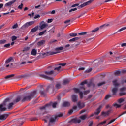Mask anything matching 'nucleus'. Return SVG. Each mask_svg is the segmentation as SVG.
<instances>
[{
    "instance_id": "f257e3e1",
    "label": "nucleus",
    "mask_w": 126,
    "mask_h": 126,
    "mask_svg": "<svg viewBox=\"0 0 126 126\" xmlns=\"http://www.w3.org/2000/svg\"><path fill=\"white\" fill-rule=\"evenodd\" d=\"M38 30L42 31V32H55V27L51 29L49 27V25L45 21H42L39 24Z\"/></svg>"
},
{
    "instance_id": "f03ea898",
    "label": "nucleus",
    "mask_w": 126,
    "mask_h": 126,
    "mask_svg": "<svg viewBox=\"0 0 126 126\" xmlns=\"http://www.w3.org/2000/svg\"><path fill=\"white\" fill-rule=\"evenodd\" d=\"M73 90L75 92V93H79L80 99H82L83 98V93L85 94V95H86V94H88L90 92V90H85V87H80L79 88H74ZM82 91H84L83 92Z\"/></svg>"
},
{
    "instance_id": "7ed1b4c3",
    "label": "nucleus",
    "mask_w": 126,
    "mask_h": 126,
    "mask_svg": "<svg viewBox=\"0 0 126 126\" xmlns=\"http://www.w3.org/2000/svg\"><path fill=\"white\" fill-rule=\"evenodd\" d=\"M44 74H40L39 77H41V78H44V79H47V80H51V81L54 80V78L53 77H51L49 75H52L55 73V71L53 70H51L50 71H45L43 72Z\"/></svg>"
},
{
    "instance_id": "20e7f679",
    "label": "nucleus",
    "mask_w": 126,
    "mask_h": 126,
    "mask_svg": "<svg viewBox=\"0 0 126 126\" xmlns=\"http://www.w3.org/2000/svg\"><path fill=\"white\" fill-rule=\"evenodd\" d=\"M63 114L61 113L58 115H56L54 118H52L50 115H48L45 117H43L42 120L44 121L45 123H48V121H49V123H55L58 118H61V117H63Z\"/></svg>"
},
{
    "instance_id": "39448f33",
    "label": "nucleus",
    "mask_w": 126,
    "mask_h": 126,
    "mask_svg": "<svg viewBox=\"0 0 126 126\" xmlns=\"http://www.w3.org/2000/svg\"><path fill=\"white\" fill-rule=\"evenodd\" d=\"M112 27V24L111 23H107L104 24L99 27H97L94 29L93 30L92 32H97L98 31H103V30H106V29H108V28H110V27Z\"/></svg>"
},
{
    "instance_id": "423d86ee",
    "label": "nucleus",
    "mask_w": 126,
    "mask_h": 126,
    "mask_svg": "<svg viewBox=\"0 0 126 126\" xmlns=\"http://www.w3.org/2000/svg\"><path fill=\"white\" fill-rule=\"evenodd\" d=\"M36 97H37V95H36V91H34L31 93L29 95L24 96L22 100V102H24L26 101H31L33 98H36Z\"/></svg>"
},
{
    "instance_id": "0eeeda50",
    "label": "nucleus",
    "mask_w": 126,
    "mask_h": 126,
    "mask_svg": "<svg viewBox=\"0 0 126 126\" xmlns=\"http://www.w3.org/2000/svg\"><path fill=\"white\" fill-rule=\"evenodd\" d=\"M118 80L115 79L114 81H113V85H114V86H115V88H114L113 89H112V95L113 96H115V95L117 94V93L118 92V87H117V86H119V85H120L118 83Z\"/></svg>"
},
{
    "instance_id": "6e6552de",
    "label": "nucleus",
    "mask_w": 126,
    "mask_h": 126,
    "mask_svg": "<svg viewBox=\"0 0 126 126\" xmlns=\"http://www.w3.org/2000/svg\"><path fill=\"white\" fill-rule=\"evenodd\" d=\"M52 106V103H48L45 105L44 106H42L40 108V113L42 115H44V114H47V110L49 107Z\"/></svg>"
},
{
    "instance_id": "1a4fd4ad",
    "label": "nucleus",
    "mask_w": 126,
    "mask_h": 126,
    "mask_svg": "<svg viewBox=\"0 0 126 126\" xmlns=\"http://www.w3.org/2000/svg\"><path fill=\"white\" fill-rule=\"evenodd\" d=\"M9 101H10V98H7L4 100L3 103L0 105V111L1 112H5V111H6V108L3 107V106H6V103H7V102H9Z\"/></svg>"
},
{
    "instance_id": "9d476101",
    "label": "nucleus",
    "mask_w": 126,
    "mask_h": 126,
    "mask_svg": "<svg viewBox=\"0 0 126 126\" xmlns=\"http://www.w3.org/2000/svg\"><path fill=\"white\" fill-rule=\"evenodd\" d=\"M34 23H35V21L28 22L26 23L24 25L22 26V27L21 28V29H23V30H24L25 28H27V27H29V26H31V25H33Z\"/></svg>"
},
{
    "instance_id": "9b49d317",
    "label": "nucleus",
    "mask_w": 126,
    "mask_h": 126,
    "mask_svg": "<svg viewBox=\"0 0 126 126\" xmlns=\"http://www.w3.org/2000/svg\"><path fill=\"white\" fill-rule=\"evenodd\" d=\"M61 53V51H48L46 53H42V56H52L53 55H56V54H59Z\"/></svg>"
},
{
    "instance_id": "f8f14e48",
    "label": "nucleus",
    "mask_w": 126,
    "mask_h": 126,
    "mask_svg": "<svg viewBox=\"0 0 126 126\" xmlns=\"http://www.w3.org/2000/svg\"><path fill=\"white\" fill-rule=\"evenodd\" d=\"M93 1H94V0H90L86 2L83 3L82 4L78 6V9H80V8H82L83 7H84V6H86L87 5H89V4H90L91 2H93Z\"/></svg>"
},
{
    "instance_id": "ddd939ff",
    "label": "nucleus",
    "mask_w": 126,
    "mask_h": 126,
    "mask_svg": "<svg viewBox=\"0 0 126 126\" xmlns=\"http://www.w3.org/2000/svg\"><path fill=\"white\" fill-rule=\"evenodd\" d=\"M69 123H73L74 124H80V123H81V120L77 118H73L69 121Z\"/></svg>"
},
{
    "instance_id": "4468645a",
    "label": "nucleus",
    "mask_w": 126,
    "mask_h": 126,
    "mask_svg": "<svg viewBox=\"0 0 126 126\" xmlns=\"http://www.w3.org/2000/svg\"><path fill=\"white\" fill-rule=\"evenodd\" d=\"M9 116V113H6L2 115H0V120L1 121H5L7 119V117Z\"/></svg>"
},
{
    "instance_id": "2eb2a0df",
    "label": "nucleus",
    "mask_w": 126,
    "mask_h": 126,
    "mask_svg": "<svg viewBox=\"0 0 126 126\" xmlns=\"http://www.w3.org/2000/svg\"><path fill=\"white\" fill-rule=\"evenodd\" d=\"M126 91V88L124 87L120 89L121 92L119 93L120 96H124V95H126V92H125V91Z\"/></svg>"
},
{
    "instance_id": "dca6fc26",
    "label": "nucleus",
    "mask_w": 126,
    "mask_h": 126,
    "mask_svg": "<svg viewBox=\"0 0 126 126\" xmlns=\"http://www.w3.org/2000/svg\"><path fill=\"white\" fill-rule=\"evenodd\" d=\"M121 73H126V69L122 70L121 71L117 70L114 72L115 75H120Z\"/></svg>"
},
{
    "instance_id": "f3484780",
    "label": "nucleus",
    "mask_w": 126,
    "mask_h": 126,
    "mask_svg": "<svg viewBox=\"0 0 126 126\" xmlns=\"http://www.w3.org/2000/svg\"><path fill=\"white\" fill-rule=\"evenodd\" d=\"M77 106L80 109H83L85 107V103L79 101L77 103Z\"/></svg>"
},
{
    "instance_id": "a211bd4d",
    "label": "nucleus",
    "mask_w": 126,
    "mask_h": 126,
    "mask_svg": "<svg viewBox=\"0 0 126 126\" xmlns=\"http://www.w3.org/2000/svg\"><path fill=\"white\" fill-rule=\"evenodd\" d=\"M102 106L100 105L99 107L96 110V111L94 112L95 116H98L99 114L101 112V109H102Z\"/></svg>"
},
{
    "instance_id": "6ab92c4d",
    "label": "nucleus",
    "mask_w": 126,
    "mask_h": 126,
    "mask_svg": "<svg viewBox=\"0 0 126 126\" xmlns=\"http://www.w3.org/2000/svg\"><path fill=\"white\" fill-rule=\"evenodd\" d=\"M78 96L75 94H73L72 95V101L73 103H76L78 101Z\"/></svg>"
},
{
    "instance_id": "aec40b11",
    "label": "nucleus",
    "mask_w": 126,
    "mask_h": 126,
    "mask_svg": "<svg viewBox=\"0 0 126 126\" xmlns=\"http://www.w3.org/2000/svg\"><path fill=\"white\" fill-rule=\"evenodd\" d=\"M111 110H108L106 112L103 111L101 112V116H103V117H107V116H109V115L111 114Z\"/></svg>"
},
{
    "instance_id": "412c9836",
    "label": "nucleus",
    "mask_w": 126,
    "mask_h": 126,
    "mask_svg": "<svg viewBox=\"0 0 126 126\" xmlns=\"http://www.w3.org/2000/svg\"><path fill=\"white\" fill-rule=\"evenodd\" d=\"M11 61H12V57H10L7 60H6L5 61V65H6V67H8L9 66H10V65H9L8 64V63L10 62H11Z\"/></svg>"
},
{
    "instance_id": "4be33fe9",
    "label": "nucleus",
    "mask_w": 126,
    "mask_h": 126,
    "mask_svg": "<svg viewBox=\"0 0 126 126\" xmlns=\"http://www.w3.org/2000/svg\"><path fill=\"white\" fill-rule=\"evenodd\" d=\"M16 2V0H13L12 1H10L8 3H6L5 4V6H11V5H12V4H13V3H14V2Z\"/></svg>"
},
{
    "instance_id": "5701e85b",
    "label": "nucleus",
    "mask_w": 126,
    "mask_h": 126,
    "mask_svg": "<svg viewBox=\"0 0 126 126\" xmlns=\"http://www.w3.org/2000/svg\"><path fill=\"white\" fill-rule=\"evenodd\" d=\"M70 82V80L69 79H64L63 81L62 84L63 85H66V84H68Z\"/></svg>"
},
{
    "instance_id": "b1692460",
    "label": "nucleus",
    "mask_w": 126,
    "mask_h": 126,
    "mask_svg": "<svg viewBox=\"0 0 126 126\" xmlns=\"http://www.w3.org/2000/svg\"><path fill=\"white\" fill-rule=\"evenodd\" d=\"M21 100V96H17L15 100H13V103L16 104V103H18V102L20 101Z\"/></svg>"
},
{
    "instance_id": "393cba45",
    "label": "nucleus",
    "mask_w": 126,
    "mask_h": 126,
    "mask_svg": "<svg viewBox=\"0 0 126 126\" xmlns=\"http://www.w3.org/2000/svg\"><path fill=\"white\" fill-rule=\"evenodd\" d=\"M80 39V37H74L73 38H72L69 40V42H70L71 43H73L74 42H75V41H78Z\"/></svg>"
},
{
    "instance_id": "a878e982",
    "label": "nucleus",
    "mask_w": 126,
    "mask_h": 126,
    "mask_svg": "<svg viewBox=\"0 0 126 126\" xmlns=\"http://www.w3.org/2000/svg\"><path fill=\"white\" fill-rule=\"evenodd\" d=\"M62 106L64 107H69V106H70V103L68 102H64L63 103Z\"/></svg>"
},
{
    "instance_id": "bb28decb",
    "label": "nucleus",
    "mask_w": 126,
    "mask_h": 126,
    "mask_svg": "<svg viewBox=\"0 0 126 126\" xmlns=\"http://www.w3.org/2000/svg\"><path fill=\"white\" fill-rule=\"evenodd\" d=\"M27 77V75L26 74H23V75H20L17 77V78L18 79H21V78H25Z\"/></svg>"
},
{
    "instance_id": "cd10ccee",
    "label": "nucleus",
    "mask_w": 126,
    "mask_h": 126,
    "mask_svg": "<svg viewBox=\"0 0 126 126\" xmlns=\"http://www.w3.org/2000/svg\"><path fill=\"white\" fill-rule=\"evenodd\" d=\"M31 54L32 56H36L37 55V50L35 49H33Z\"/></svg>"
},
{
    "instance_id": "c85d7f7f",
    "label": "nucleus",
    "mask_w": 126,
    "mask_h": 126,
    "mask_svg": "<svg viewBox=\"0 0 126 126\" xmlns=\"http://www.w3.org/2000/svg\"><path fill=\"white\" fill-rule=\"evenodd\" d=\"M15 103L13 102L9 103L8 105V110H11L12 109V108H13V105H14Z\"/></svg>"
},
{
    "instance_id": "c756f323",
    "label": "nucleus",
    "mask_w": 126,
    "mask_h": 126,
    "mask_svg": "<svg viewBox=\"0 0 126 126\" xmlns=\"http://www.w3.org/2000/svg\"><path fill=\"white\" fill-rule=\"evenodd\" d=\"M45 43H46V41L44 40H41V41H39L37 43V45L38 46H42V45H44V44H45Z\"/></svg>"
},
{
    "instance_id": "7c9ffc66",
    "label": "nucleus",
    "mask_w": 126,
    "mask_h": 126,
    "mask_svg": "<svg viewBox=\"0 0 126 126\" xmlns=\"http://www.w3.org/2000/svg\"><path fill=\"white\" fill-rule=\"evenodd\" d=\"M38 30H39V26H36L34 28L31 30V32H36Z\"/></svg>"
},
{
    "instance_id": "2f4dec72",
    "label": "nucleus",
    "mask_w": 126,
    "mask_h": 126,
    "mask_svg": "<svg viewBox=\"0 0 126 126\" xmlns=\"http://www.w3.org/2000/svg\"><path fill=\"white\" fill-rule=\"evenodd\" d=\"M63 46L59 47L55 49V51H63Z\"/></svg>"
},
{
    "instance_id": "473e14b6",
    "label": "nucleus",
    "mask_w": 126,
    "mask_h": 126,
    "mask_svg": "<svg viewBox=\"0 0 126 126\" xmlns=\"http://www.w3.org/2000/svg\"><path fill=\"white\" fill-rule=\"evenodd\" d=\"M61 87H62V86L61 85V83H60L57 84L55 85V88H56V89H60V88H61Z\"/></svg>"
},
{
    "instance_id": "72a5a7b5",
    "label": "nucleus",
    "mask_w": 126,
    "mask_h": 126,
    "mask_svg": "<svg viewBox=\"0 0 126 126\" xmlns=\"http://www.w3.org/2000/svg\"><path fill=\"white\" fill-rule=\"evenodd\" d=\"M61 68H62V66L58 65V67H56L54 68V70H56V71H60L61 70Z\"/></svg>"
},
{
    "instance_id": "f704fd0d",
    "label": "nucleus",
    "mask_w": 126,
    "mask_h": 126,
    "mask_svg": "<svg viewBox=\"0 0 126 126\" xmlns=\"http://www.w3.org/2000/svg\"><path fill=\"white\" fill-rule=\"evenodd\" d=\"M87 118V116L86 115H84L80 117V119H81V120H83V121L85 120Z\"/></svg>"
},
{
    "instance_id": "c9c22d12",
    "label": "nucleus",
    "mask_w": 126,
    "mask_h": 126,
    "mask_svg": "<svg viewBox=\"0 0 126 126\" xmlns=\"http://www.w3.org/2000/svg\"><path fill=\"white\" fill-rule=\"evenodd\" d=\"M15 75V74H11V75H9L6 76L5 77V79H8V78H11V77H14Z\"/></svg>"
},
{
    "instance_id": "e433bc0d",
    "label": "nucleus",
    "mask_w": 126,
    "mask_h": 126,
    "mask_svg": "<svg viewBox=\"0 0 126 126\" xmlns=\"http://www.w3.org/2000/svg\"><path fill=\"white\" fill-rule=\"evenodd\" d=\"M69 36L72 38H73V37H76V36H77V33H70Z\"/></svg>"
},
{
    "instance_id": "4c0bfd02",
    "label": "nucleus",
    "mask_w": 126,
    "mask_h": 126,
    "mask_svg": "<svg viewBox=\"0 0 126 126\" xmlns=\"http://www.w3.org/2000/svg\"><path fill=\"white\" fill-rule=\"evenodd\" d=\"M50 88H52L53 89L54 88V86L52 84L49 85L46 89V91H49V89H50Z\"/></svg>"
},
{
    "instance_id": "58836bf2",
    "label": "nucleus",
    "mask_w": 126,
    "mask_h": 126,
    "mask_svg": "<svg viewBox=\"0 0 126 126\" xmlns=\"http://www.w3.org/2000/svg\"><path fill=\"white\" fill-rule=\"evenodd\" d=\"M92 71V68H90L89 69H87L85 71V73H89V72H91Z\"/></svg>"
},
{
    "instance_id": "ea45409f",
    "label": "nucleus",
    "mask_w": 126,
    "mask_h": 126,
    "mask_svg": "<svg viewBox=\"0 0 126 126\" xmlns=\"http://www.w3.org/2000/svg\"><path fill=\"white\" fill-rule=\"evenodd\" d=\"M113 107H115V108H121V105L118 104L117 103H114L113 104Z\"/></svg>"
},
{
    "instance_id": "a19ab883",
    "label": "nucleus",
    "mask_w": 126,
    "mask_h": 126,
    "mask_svg": "<svg viewBox=\"0 0 126 126\" xmlns=\"http://www.w3.org/2000/svg\"><path fill=\"white\" fill-rule=\"evenodd\" d=\"M104 84H106V82L103 81L101 83H99L98 84H97V86H102V85H104Z\"/></svg>"
},
{
    "instance_id": "79ce46f5",
    "label": "nucleus",
    "mask_w": 126,
    "mask_h": 126,
    "mask_svg": "<svg viewBox=\"0 0 126 126\" xmlns=\"http://www.w3.org/2000/svg\"><path fill=\"white\" fill-rule=\"evenodd\" d=\"M111 97H112V95H111V94H107L105 97V100H108V99H110V98H111Z\"/></svg>"
},
{
    "instance_id": "37998d69",
    "label": "nucleus",
    "mask_w": 126,
    "mask_h": 126,
    "mask_svg": "<svg viewBox=\"0 0 126 126\" xmlns=\"http://www.w3.org/2000/svg\"><path fill=\"white\" fill-rule=\"evenodd\" d=\"M30 121H37L38 120V118L37 117H31L30 118Z\"/></svg>"
},
{
    "instance_id": "c03bdc74",
    "label": "nucleus",
    "mask_w": 126,
    "mask_h": 126,
    "mask_svg": "<svg viewBox=\"0 0 126 126\" xmlns=\"http://www.w3.org/2000/svg\"><path fill=\"white\" fill-rule=\"evenodd\" d=\"M107 123V121H104L103 122H100L99 124H98V126H103V125H105Z\"/></svg>"
},
{
    "instance_id": "a18cd8bd",
    "label": "nucleus",
    "mask_w": 126,
    "mask_h": 126,
    "mask_svg": "<svg viewBox=\"0 0 126 126\" xmlns=\"http://www.w3.org/2000/svg\"><path fill=\"white\" fill-rule=\"evenodd\" d=\"M18 27V24L16 23L12 26L13 29H16Z\"/></svg>"
},
{
    "instance_id": "49530a36",
    "label": "nucleus",
    "mask_w": 126,
    "mask_h": 126,
    "mask_svg": "<svg viewBox=\"0 0 126 126\" xmlns=\"http://www.w3.org/2000/svg\"><path fill=\"white\" fill-rule=\"evenodd\" d=\"M29 50H30V47H26L24 48L23 51V52H26V51H29Z\"/></svg>"
},
{
    "instance_id": "de8ad7c7",
    "label": "nucleus",
    "mask_w": 126,
    "mask_h": 126,
    "mask_svg": "<svg viewBox=\"0 0 126 126\" xmlns=\"http://www.w3.org/2000/svg\"><path fill=\"white\" fill-rule=\"evenodd\" d=\"M16 39H17V37L15 36H12L11 38V40L12 41V42H13V41H15Z\"/></svg>"
},
{
    "instance_id": "09e8293b",
    "label": "nucleus",
    "mask_w": 126,
    "mask_h": 126,
    "mask_svg": "<svg viewBox=\"0 0 126 126\" xmlns=\"http://www.w3.org/2000/svg\"><path fill=\"white\" fill-rule=\"evenodd\" d=\"M116 120H117V118H115V119H114L111 120L107 124V125H110V124H112V123H114V122H115V121H116Z\"/></svg>"
},
{
    "instance_id": "8fccbe9b",
    "label": "nucleus",
    "mask_w": 126,
    "mask_h": 126,
    "mask_svg": "<svg viewBox=\"0 0 126 126\" xmlns=\"http://www.w3.org/2000/svg\"><path fill=\"white\" fill-rule=\"evenodd\" d=\"M84 84H87V81L85 80L80 83V85H84Z\"/></svg>"
},
{
    "instance_id": "3c124183",
    "label": "nucleus",
    "mask_w": 126,
    "mask_h": 126,
    "mask_svg": "<svg viewBox=\"0 0 126 126\" xmlns=\"http://www.w3.org/2000/svg\"><path fill=\"white\" fill-rule=\"evenodd\" d=\"M6 43V40H1L0 41V44H5Z\"/></svg>"
},
{
    "instance_id": "603ef678",
    "label": "nucleus",
    "mask_w": 126,
    "mask_h": 126,
    "mask_svg": "<svg viewBox=\"0 0 126 126\" xmlns=\"http://www.w3.org/2000/svg\"><path fill=\"white\" fill-rule=\"evenodd\" d=\"M126 27H124L123 28H122L120 30H119L118 32H121V31H124V30H126Z\"/></svg>"
},
{
    "instance_id": "864d4df0",
    "label": "nucleus",
    "mask_w": 126,
    "mask_h": 126,
    "mask_svg": "<svg viewBox=\"0 0 126 126\" xmlns=\"http://www.w3.org/2000/svg\"><path fill=\"white\" fill-rule=\"evenodd\" d=\"M124 102V99L123 98H120L118 100L119 104H122Z\"/></svg>"
},
{
    "instance_id": "5fc2aeb1",
    "label": "nucleus",
    "mask_w": 126,
    "mask_h": 126,
    "mask_svg": "<svg viewBox=\"0 0 126 126\" xmlns=\"http://www.w3.org/2000/svg\"><path fill=\"white\" fill-rule=\"evenodd\" d=\"M75 10H77V8H74V9H71L69 10V12H72V11H75Z\"/></svg>"
},
{
    "instance_id": "6e6d98bb",
    "label": "nucleus",
    "mask_w": 126,
    "mask_h": 126,
    "mask_svg": "<svg viewBox=\"0 0 126 126\" xmlns=\"http://www.w3.org/2000/svg\"><path fill=\"white\" fill-rule=\"evenodd\" d=\"M58 65H62V66H65L66 65V63H59Z\"/></svg>"
},
{
    "instance_id": "4d7b16f0",
    "label": "nucleus",
    "mask_w": 126,
    "mask_h": 126,
    "mask_svg": "<svg viewBox=\"0 0 126 126\" xmlns=\"http://www.w3.org/2000/svg\"><path fill=\"white\" fill-rule=\"evenodd\" d=\"M58 103L57 102H55L54 103L52 104V106L53 108H56L57 107V105Z\"/></svg>"
},
{
    "instance_id": "13d9d810",
    "label": "nucleus",
    "mask_w": 126,
    "mask_h": 126,
    "mask_svg": "<svg viewBox=\"0 0 126 126\" xmlns=\"http://www.w3.org/2000/svg\"><path fill=\"white\" fill-rule=\"evenodd\" d=\"M22 7H23V4L21 3L18 7V8L19 9H22Z\"/></svg>"
},
{
    "instance_id": "bf43d9fd",
    "label": "nucleus",
    "mask_w": 126,
    "mask_h": 126,
    "mask_svg": "<svg viewBox=\"0 0 126 126\" xmlns=\"http://www.w3.org/2000/svg\"><path fill=\"white\" fill-rule=\"evenodd\" d=\"M91 98H92V95H89L85 100H89L90 99H91Z\"/></svg>"
},
{
    "instance_id": "052dcab7",
    "label": "nucleus",
    "mask_w": 126,
    "mask_h": 126,
    "mask_svg": "<svg viewBox=\"0 0 126 126\" xmlns=\"http://www.w3.org/2000/svg\"><path fill=\"white\" fill-rule=\"evenodd\" d=\"M86 34H87V32H81L80 33H78V35H81L82 36H83L85 35Z\"/></svg>"
},
{
    "instance_id": "680f3d73",
    "label": "nucleus",
    "mask_w": 126,
    "mask_h": 126,
    "mask_svg": "<svg viewBox=\"0 0 126 126\" xmlns=\"http://www.w3.org/2000/svg\"><path fill=\"white\" fill-rule=\"evenodd\" d=\"M40 17V15L39 14H37L36 15H35V16L34 17V19H37V18H39Z\"/></svg>"
},
{
    "instance_id": "e2e57ef3",
    "label": "nucleus",
    "mask_w": 126,
    "mask_h": 126,
    "mask_svg": "<svg viewBox=\"0 0 126 126\" xmlns=\"http://www.w3.org/2000/svg\"><path fill=\"white\" fill-rule=\"evenodd\" d=\"M78 5H79V4L77 3V4H73L71 6V7H76V6H78Z\"/></svg>"
},
{
    "instance_id": "0e129e2a",
    "label": "nucleus",
    "mask_w": 126,
    "mask_h": 126,
    "mask_svg": "<svg viewBox=\"0 0 126 126\" xmlns=\"http://www.w3.org/2000/svg\"><path fill=\"white\" fill-rule=\"evenodd\" d=\"M48 13H51V14H55V13H56V10H53L52 12H48Z\"/></svg>"
},
{
    "instance_id": "69168bd1",
    "label": "nucleus",
    "mask_w": 126,
    "mask_h": 126,
    "mask_svg": "<svg viewBox=\"0 0 126 126\" xmlns=\"http://www.w3.org/2000/svg\"><path fill=\"white\" fill-rule=\"evenodd\" d=\"M92 82L87 84L88 87H90V86H92Z\"/></svg>"
},
{
    "instance_id": "338daca9",
    "label": "nucleus",
    "mask_w": 126,
    "mask_h": 126,
    "mask_svg": "<svg viewBox=\"0 0 126 126\" xmlns=\"http://www.w3.org/2000/svg\"><path fill=\"white\" fill-rule=\"evenodd\" d=\"M92 125H93V121H90L89 123V126H92Z\"/></svg>"
},
{
    "instance_id": "774afa93",
    "label": "nucleus",
    "mask_w": 126,
    "mask_h": 126,
    "mask_svg": "<svg viewBox=\"0 0 126 126\" xmlns=\"http://www.w3.org/2000/svg\"><path fill=\"white\" fill-rule=\"evenodd\" d=\"M70 22V20H67L64 22L65 24H67V23H69Z\"/></svg>"
}]
</instances>
